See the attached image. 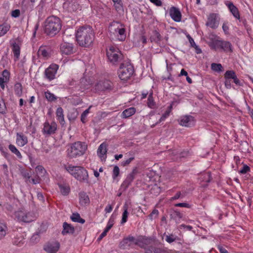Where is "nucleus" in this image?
Here are the masks:
<instances>
[{
	"label": "nucleus",
	"instance_id": "obj_1",
	"mask_svg": "<svg viewBox=\"0 0 253 253\" xmlns=\"http://www.w3.org/2000/svg\"><path fill=\"white\" fill-rule=\"evenodd\" d=\"M76 39L79 44L87 47L91 44L94 40V33L91 27L82 26L76 32Z\"/></svg>",
	"mask_w": 253,
	"mask_h": 253
},
{
	"label": "nucleus",
	"instance_id": "obj_2",
	"mask_svg": "<svg viewBox=\"0 0 253 253\" xmlns=\"http://www.w3.org/2000/svg\"><path fill=\"white\" fill-rule=\"evenodd\" d=\"M64 168L77 180L82 182L88 183V172L84 167L67 165L64 166Z\"/></svg>",
	"mask_w": 253,
	"mask_h": 253
},
{
	"label": "nucleus",
	"instance_id": "obj_3",
	"mask_svg": "<svg viewBox=\"0 0 253 253\" xmlns=\"http://www.w3.org/2000/svg\"><path fill=\"white\" fill-rule=\"evenodd\" d=\"M61 26L59 18L54 16H49L44 22V31L46 35L52 37L60 31Z\"/></svg>",
	"mask_w": 253,
	"mask_h": 253
},
{
	"label": "nucleus",
	"instance_id": "obj_4",
	"mask_svg": "<svg viewBox=\"0 0 253 253\" xmlns=\"http://www.w3.org/2000/svg\"><path fill=\"white\" fill-rule=\"evenodd\" d=\"M87 146L84 142H76L70 145L67 149V156L70 158H75L83 155L87 150Z\"/></svg>",
	"mask_w": 253,
	"mask_h": 253
},
{
	"label": "nucleus",
	"instance_id": "obj_5",
	"mask_svg": "<svg viewBox=\"0 0 253 253\" xmlns=\"http://www.w3.org/2000/svg\"><path fill=\"white\" fill-rule=\"evenodd\" d=\"M109 31L110 36L112 38L114 37L121 41L125 40L126 37L125 29L124 25L121 23L117 21H113L109 27Z\"/></svg>",
	"mask_w": 253,
	"mask_h": 253
},
{
	"label": "nucleus",
	"instance_id": "obj_6",
	"mask_svg": "<svg viewBox=\"0 0 253 253\" xmlns=\"http://www.w3.org/2000/svg\"><path fill=\"white\" fill-rule=\"evenodd\" d=\"M133 73V67L128 62L122 63L118 71L120 79L123 81H126L129 79Z\"/></svg>",
	"mask_w": 253,
	"mask_h": 253
},
{
	"label": "nucleus",
	"instance_id": "obj_7",
	"mask_svg": "<svg viewBox=\"0 0 253 253\" xmlns=\"http://www.w3.org/2000/svg\"><path fill=\"white\" fill-rule=\"evenodd\" d=\"M107 55L110 62L116 64L123 58V55L119 49L115 46H111L107 49Z\"/></svg>",
	"mask_w": 253,
	"mask_h": 253
},
{
	"label": "nucleus",
	"instance_id": "obj_8",
	"mask_svg": "<svg viewBox=\"0 0 253 253\" xmlns=\"http://www.w3.org/2000/svg\"><path fill=\"white\" fill-rule=\"evenodd\" d=\"M15 216L18 220L25 222H30L35 218V214L28 212L25 210H19L15 212Z\"/></svg>",
	"mask_w": 253,
	"mask_h": 253
},
{
	"label": "nucleus",
	"instance_id": "obj_9",
	"mask_svg": "<svg viewBox=\"0 0 253 253\" xmlns=\"http://www.w3.org/2000/svg\"><path fill=\"white\" fill-rule=\"evenodd\" d=\"M57 129V125L55 122L49 123L45 122L43 125L42 132L44 135H51L55 133Z\"/></svg>",
	"mask_w": 253,
	"mask_h": 253
},
{
	"label": "nucleus",
	"instance_id": "obj_10",
	"mask_svg": "<svg viewBox=\"0 0 253 253\" xmlns=\"http://www.w3.org/2000/svg\"><path fill=\"white\" fill-rule=\"evenodd\" d=\"M63 7L68 11L73 12L80 9V6L76 1L67 0L63 3Z\"/></svg>",
	"mask_w": 253,
	"mask_h": 253
},
{
	"label": "nucleus",
	"instance_id": "obj_11",
	"mask_svg": "<svg viewBox=\"0 0 253 253\" xmlns=\"http://www.w3.org/2000/svg\"><path fill=\"white\" fill-rule=\"evenodd\" d=\"M219 25L218 16L214 13L211 14L208 18L206 25L212 29H216Z\"/></svg>",
	"mask_w": 253,
	"mask_h": 253
},
{
	"label": "nucleus",
	"instance_id": "obj_12",
	"mask_svg": "<svg viewBox=\"0 0 253 253\" xmlns=\"http://www.w3.org/2000/svg\"><path fill=\"white\" fill-rule=\"evenodd\" d=\"M195 121L194 118L189 115H186L181 117L179 120V124L184 126L191 127L195 124Z\"/></svg>",
	"mask_w": 253,
	"mask_h": 253
},
{
	"label": "nucleus",
	"instance_id": "obj_13",
	"mask_svg": "<svg viewBox=\"0 0 253 253\" xmlns=\"http://www.w3.org/2000/svg\"><path fill=\"white\" fill-rule=\"evenodd\" d=\"M58 67V65L56 64H52L45 70V75L46 77L50 81L54 79Z\"/></svg>",
	"mask_w": 253,
	"mask_h": 253
},
{
	"label": "nucleus",
	"instance_id": "obj_14",
	"mask_svg": "<svg viewBox=\"0 0 253 253\" xmlns=\"http://www.w3.org/2000/svg\"><path fill=\"white\" fill-rule=\"evenodd\" d=\"M59 247V243L57 242H49L44 246V250L48 253H56Z\"/></svg>",
	"mask_w": 253,
	"mask_h": 253
},
{
	"label": "nucleus",
	"instance_id": "obj_15",
	"mask_svg": "<svg viewBox=\"0 0 253 253\" xmlns=\"http://www.w3.org/2000/svg\"><path fill=\"white\" fill-rule=\"evenodd\" d=\"M171 19L175 22H180L181 20V13L178 8L172 6L169 10Z\"/></svg>",
	"mask_w": 253,
	"mask_h": 253
},
{
	"label": "nucleus",
	"instance_id": "obj_16",
	"mask_svg": "<svg viewBox=\"0 0 253 253\" xmlns=\"http://www.w3.org/2000/svg\"><path fill=\"white\" fill-rule=\"evenodd\" d=\"M60 51L62 54L69 55L74 52V48L72 44L64 42L60 45Z\"/></svg>",
	"mask_w": 253,
	"mask_h": 253
},
{
	"label": "nucleus",
	"instance_id": "obj_17",
	"mask_svg": "<svg viewBox=\"0 0 253 253\" xmlns=\"http://www.w3.org/2000/svg\"><path fill=\"white\" fill-rule=\"evenodd\" d=\"M95 90L97 91H103L111 88L112 83L107 80L99 81L95 84Z\"/></svg>",
	"mask_w": 253,
	"mask_h": 253
},
{
	"label": "nucleus",
	"instance_id": "obj_18",
	"mask_svg": "<svg viewBox=\"0 0 253 253\" xmlns=\"http://www.w3.org/2000/svg\"><path fill=\"white\" fill-rule=\"evenodd\" d=\"M137 172V169H134L132 172L129 173L126 177V179L123 182L122 184V187L126 188L130 184L132 181L133 180L135 175Z\"/></svg>",
	"mask_w": 253,
	"mask_h": 253
},
{
	"label": "nucleus",
	"instance_id": "obj_19",
	"mask_svg": "<svg viewBox=\"0 0 253 253\" xmlns=\"http://www.w3.org/2000/svg\"><path fill=\"white\" fill-rule=\"evenodd\" d=\"M169 155L172 157L171 159L173 161H177L179 158H184L188 155V152L183 151L180 153L177 150H173L172 152H169Z\"/></svg>",
	"mask_w": 253,
	"mask_h": 253
},
{
	"label": "nucleus",
	"instance_id": "obj_20",
	"mask_svg": "<svg viewBox=\"0 0 253 253\" xmlns=\"http://www.w3.org/2000/svg\"><path fill=\"white\" fill-rule=\"evenodd\" d=\"M16 143L19 146H24L28 143L27 137L21 133H17Z\"/></svg>",
	"mask_w": 253,
	"mask_h": 253
},
{
	"label": "nucleus",
	"instance_id": "obj_21",
	"mask_svg": "<svg viewBox=\"0 0 253 253\" xmlns=\"http://www.w3.org/2000/svg\"><path fill=\"white\" fill-rule=\"evenodd\" d=\"M152 241V239L150 238L140 236L138 238L137 246L141 248H145L146 246L150 245Z\"/></svg>",
	"mask_w": 253,
	"mask_h": 253
},
{
	"label": "nucleus",
	"instance_id": "obj_22",
	"mask_svg": "<svg viewBox=\"0 0 253 253\" xmlns=\"http://www.w3.org/2000/svg\"><path fill=\"white\" fill-rule=\"evenodd\" d=\"M79 201L80 204L84 206L89 204L90 202L88 196L84 192H82L79 193Z\"/></svg>",
	"mask_w": 253,
	"mask_h": 253
},
{
	"label": "nucleus",
	"instance_id": "obj_23",
	"mask_svg": "<svg viewBox=\"0 0 253 253\" xmlns=\"http://www.w3.org/2000/svg\"><path fill=\"white\" fill-rule=\"evenodd\" d=\"M12 49L14 54V60L17 61L19 58L20 54V47L18 43L15 42L12 43Z\"/></svg>",
	"mask_w": 253,
	"mask_h": 253
},
{
	"label": "nucleus",
	"instance_id": "obj_24",
	"mask_svg": "<svg viewBox=\"0 0 253 253\" xmlns=\"http://www.w3.org/2000/svg\"><path fill=\"white\" fill-rule=\"evenodd\" d=\"M63 230L62 233L63 235L66 234H72L75 231L74 227L67 222H64L63 224Z\"/></svg>",
	"mask_w": 253,
	"mask_h": 253
},
{
	"label": "nucleus",
	"instance_id": "obj_25",
	"mask_svg": "<svg viewBox=\"0 0 253 253\" xmlns=\"http://www.w3.org/2000/svg\"><path fill=\"white\" fill-rule=\"evenodd\" d=\"M233 15L237 19H240V14L238 8L232 2L226 4Z\"/></svg>",
	"mask_w": 253,
	"mask_h": 253
},
{
	"label": "nucleus",
	"instance_id": "obj_26",
	"mask_svg": "<svg viewBox=\"0 0 253 253\" xmlns=\"http://www.w3.org/2000/svg\"><path fill=\"white\" fill-rule=\"evenodd\" d=\"M145 253H166L164 250L156 247L151 246L145 249Z\"/></svg>",
	"mask_w": 253,
	"mask_h": 253
},
{
	"label": "nucleus",
	"instance_id": "obj_27",
	"mask_svg": "<svg viewBox=\"0 0 253 253\" xmlns=\"http://www.w3.org/2000/svg\"><path fill=\"white\" fill-rule=\"evenodd\" d=\"M107 153V144L103 143L100 145L97 150V154L99 157L102 158Z\"/></svg>",
	"mask_w": 253,
	"mask_h": 253
},
{
	"label": "nucleus",
	"instance_id": "obj_28",
	"mask_svg": "<svg viewBox=\"0 0 253 253\" xmlns=\"http://www.w3.org/2000/svg\"><path fill=\"white\" fill-rule=\"evenodd\" d=\"M164 236L165 237V241L171 244L175 241H178L179 240V238L176 235H175L173 234H164Z\"/></svg>",
	"mask_w": 253,
	"mask_h": 253
},
{
	"label": "nucleus",
	"instance_id": "obj_29",
	"mask_svg": "<svg viewBox=\"0 0 253 253\" xmlns=\"http://www.w3.org/2000/svg\"><path fill=\"white\" fill-rule=\"evenodd\" d=\"M56 117L57 119L61 125H64L65 123L64 117L63 115V110L62 108L59 107L56 110Z\"/></svg>",
	"mask_w": 253,
	"mask_h": 253
},
{
	"label": "nucleus",
	"instance_id": "obj_30",
	"mask_svg": "<svg viewBox=\"0 0 253 253\" xmlns=\"http://www.w3.org/2000/svg\"><path fill=\"white\" fill-rule=\"evenodd\" d=\"M220 49H222L223 51L225 52H232V44L231 43L227 41H222Z\"/></svg>",
	"mask_w": 253,
	"mask_h": 253
},
{
	"label": "nucleus",
	"instance_id": "obj_31",
	"mask_svg": "<svg viewBox=\"0 0 253 253\" xmlns=\"http://www.w3.org/2000/svg\"><path fill=\"white\" fill-rule=\"evenodd\" d=\"M35 171L38 176L40 178H43L46 174L45 169L42 166H38L36 168Z\"/></svg>",
	"mask_w": 253,
	"mask_h": 253
},
{
	"label": "nucleus",
	"instance_id": "obj_32",
	"mask_svg": "<svg viewBox=\"0 0 253 253\" xmlns=\"http://www.w3.org/2000/svg\"><path fill=\"white\" fill-rule=\"evenodd\" d=\"M135 112V109L133 107H130L124 110L122 116L123 118H127L132 115H133Z\"/></svg>",
	"mask_w": 253,
	"mask_h": 253
},
{
	"label": "nucleus",
	"instance_id": "obj_33",
	"mask_svg": "<svg viewBox=\"0 0 253 253\" xmlns=\"http://www.w3.org/2000/svg\"><path fill=\"white\" fill-rule=\"evenodd\" d=\"M222 42V41L218 39L214 42H209L208 44L211 49L217 50L220 49Z\"/></svg>",
	"mask_w": 253,
	"mask_h": 253
},
{
	"label": "nucleus",
	"instance_id": "obj_34",
	"mask_svg": "<svg viewBox=\"0 0 253 253\" xmlns=\"http://www.w3.org/2000/svg\"><path fill=\"white\" fill-rule=\"evenodd\" d=\"M10 25L7 23L0 25V37L4 36L10 29Z\"/></svg>",
	"mask_w": 253,
	"mask_h": 253
},
{
	"label": "nucleus",
	"instance_id": "obj_35",
	"mask_svg": "<svg viewBox=\"0 0 253 253\" xmlns=\"http://www.w3.org/2000/svg\"><path fill=\"white\" fill-rule=\"evenodd\" d=\"M7 228L6 225L0 221V239L3 238L6 234Z\"/></svg>",
	"mask_w": 253,
	"mask_h": 253
},
{
	"label": "nucleus",
	"instance_id": "obj_36",
	"mask_svg": "<svg viewBox=\"0 0 253 253\" xmlns=\"http://www.w3.org/2000/svg\"><path fill=\"white\" fill-rule=\"evenodd\" d=\"M71 219L74 222H77L81 223H84L85 220L82 218L80 215L78 213H74L71 216Z\"/></svg>",
	"mask_w": 253,
	"mask_h": 253
},
{
	"label": "nucleus",
	"instance_id": "obj_37",
	"mask_svg": "<svg viewBox=\"0 0 253 253\" xmlns=\"http://www.w3.org/2000/svg\"><path fill=\"white\" fill-rule=\"evenodd\" d=\"M38 55L39 57L47 58L49 56V53L45 47H41L38 51Z\"/></svg>",
	"mask_w": 253,
	"mask_h": 253
},
{
	"label": "nucleus",
	"instance_id": "obj_38",
	"mask_svg": "<svg viewBox=\"0 0 253 253\" xmlns=\"http://www.w3.org/2000/svg\"><path fill=\"white\" fill-rule=\"evenodd\" d=\"M14 92L18 96H21L22 94V86L20 83H17L14 85Z\"/></svg>",
	"mask_w": 253,
	"mask_h": 253
},
{
	"label": "nucleus",
	"instance_id": "obj_39",
	"mask_svg": "<svg viewBox=\"0 0 253 253\" xmlns=\"http://www.w3.org/2000/svg\"><path fill=\"white\" fill-rule=\"evenodd\" d=\"M61 193L64 195H67L70 192V189L68 185H59Z\"/></svg>",
	"mask_w": 253,
	"mask_h": 253
},
{
	"label": "nucleus",
	"instance_id": "obj_40",
	"mask_svg": "<svg viewBox=\"0 0 253 253\" xmlns=\"http://www.w3.org/2000/svg\"><path fill=\"white\" fill-rule=\"evenodd\" d=\"M80 84L81 87L84 89H88L91 86V84L89 82L87 81V80L84 78H82L81 80Z\"/></svg>",
	"mask_w": 253,
	"mask_h": 253
},
{
	"label": "nucleus",
	"instance_id": "obj_41",
	"mask_svg": "<svg viewBox=\"0 0 253 253\" xmlns=\"http://www.w3.org/2000/svg\"><path fill=\"white\" fill-rule=\"evenodd\" d=\"M9 150L15 154L18 158H22V155L19 150L16 148V147L12 144H10L8 146Z\"/></svg>",
	"mask_w": 253,
	"mask_h": 253
},
{
	"label": "nucleus",
	"instance_id": "obj_42",
	"mask_svg": "<svg viewBox=\"0 0 253 253\" xmlns=\"http://www.w3.org/2000/svg\"><path fill=\"white\" fill-rule=\"evenodd\" d=\"M7 109L5 103L2 98L0 97V113L5 114L6 113Z\"/></svg>",
	"mask_w": 253,
	"mask_h": 253
},
{
	"label": "nucleus",
	"instance_id": "obj_43",
	"mask_svg": "<svg viewBox=\"0 0 253 253\" xmlns=\"http://www.w3.org/2000/svg\"><path fill=\"white\" fill-rule=\"evenodd\" d=\"M129 240L128 237L125 238L122 242L120 243V246L122 249H126L127 247L131 246L130 243L129 242Z\"/></svg>",
	"mask_w": 253,
	"mask_h": 253
},
{
	"label": "nucleus",
	"instance_id": "obj_44",
	"mask_svg": "<svg viewBox=\"0 0 253 253\" xmlns=\"http://www.w3.org/2000/svg\"><path fill=\"white\" fill-rule=\"evenodd\" d=\"M236 76V75L234 71L232 70L227 71L224 74V78L229 80L233 79Z\"/></svg>",
	"mask_w": 253,
	"mask_h": 253
},
{
	"label": "nucleus",
	"instance_id": "obj_45",
	"mask_svg": "<svg viewBox=\"0 0 253 253\" xmlns=\"http://www.w3.org/2000/svg\"><path fill=\"white\" fill-rule=\"evenodd\" d=\"M124 211L122 215V220H121L122 224H124L126 222L128 214L126 206H125L124 207Z\"/></svg>",
	"mask_w": 253,
	"mask_h": 253
},
{
	"label": "nucleus",
	"instance_id": "obj_46",
	"mask_svg": "<svg viewBox=\"0 0 253 253\" xmlns=\"http://www.w3.org/2000/svg\"><path fill=\"white\" fill-rule=\"evenodd\" d=\"M172 106V105H170L168 110L165 112V113L162 116L160 119V122H162L164 121L169 115L171 111Z\"/></svg>",
	"mask_w": 253,
	"mask_h": 253
},
{
	"label": "nucleus",
	"instance_id": "obj_47",
	"mask_svg": "<svg viewBox=\"0 0 253 253\" xmlns=\"http://www.w3.org/2000/svg\"><path fill=\"white\" fill-rule=\"evenodd\" d=\"M147 104L148 107L151 108H153L155 106V103L152 97V93H151L148 96Z\"/></svg>",
	"mask_w": 253,
	"mask_h": 253
},
{
	"label": "nucleus",
	"instance_id": "obj_48",
	"mask_svg": "<svg viewBox=\"0 0 253 253\" xmlns=\"http://www.w3.org/2000/svg\"><path fill=\"white\" fill-rule=\"evenodd\" d=\"M211 68L213 71L219 72L222 70V66L220 64L212 63Z\"/></svg>",
	"mask_w": 253,
	"mask_h": 253
},
{
	"label": "nucleus",
	"instance_id": "obj_49",
	"mask_svg": "<svg viewBox=\"0 0 253 253\" xmlns=\"http://www.w3.org/2000/svg\"><path fill=\"white\" fill-rule=\"evenodd\" d=\"M45 96L46 98L49 101H53L56 99L54 95L48 91L45 92Z\"/></svg>",
	"mask_w": 253,
	"mask_h": 253
},
{
	"label": "nucleus",
	"instance_id": "obj_50",
	"mask_svg": "<svg viewBox=\"0 0 253 253\" xmlns=\"http://www.w3.org/2000/svg\"><path fill=\"white\" fill-rule=\"evenodd\" d=\"M91 107V106H90L87 109L84 111V112L82 113L81 115V121L84 123L85 122L86 117L88 114L89 113V110Z\"/></svg>",
	"mask_w": 253,
	"mask_h": 253
},
{
	"label": "nucleus",
	"instance_id": "obj_51",
	"mask_svg": "<svg viewBox=\"0 0 253 253\" xmlns=\"http://www.w3.org/2000/svg\"><path fill=\"white\" fill-rule=\"evenodd\" d=\"M2 77L0 78L3 79L5 81H7L8 82L9 79L10 73L7 70H4L2 72Z\"/></svg>",
	"mask_w": 253,
	"mask_h": 253
},
{
	"label": "nucleus",
	"instance_id": "obj_52",
	"mask_svg": "<svg viewBox=\"0 0 253 253\" xmlns=\"http://www.w3.org/2000/svg\"><path fill=\"white\" fill-rule=\"evenodd\" d=\"M120 169L117 166H115L114 167L113 170V177L114 179L116 178L119 174Z\"/></svg>",
	"mask_w": 253,
	"mask_h": 253
},
{
	"label": "nucleus",
	"instance_id": "obj_53",
	"mask_svg": "<svg viewBox=\"0 0 253 253\" xmlns=\"http://www.w3.org/2000/svg\"><path fill=\"white\" fill-rule=\"evenodd\" d=\"M133 160L134 157H130L128 159H127L126 160H124L121 162V166L123 167H126V166H128Z\"/></svg>",
	"mask_w": 253,
	"mask_h": 253
},
{
	"label": "nucleus",
	"instance_id": "obj_54",
	"mask_svg": "<svg viewBox=\"0 0 253 253\" xmlns=\"http://www.w3.org/2000/svg\"><path fill=\"white\" fill-rule=\"evenodd\" d=\"M208 39L210 40L209 42H214L219 38L214 34L210 33L209 34Z\"/></svg>",
	"mask_w": 253,
	"mask_h": 253
},
{
	"label": "nucleus",
	"instance_id": "obj_55",
	"mask_svg": "<svg viewBox=\"0 0 253 253\" xmlns=\"http://www.w3.org/2000/svg\"><path fill=\"white\" fill-rule=\"evenodd\" d=\"M128 239H130L129 240V242L130 243L131 246L133 245H137L138 238L135 239L132 236H129L128 237Z\"/></svg>",
	"mask_w": 253,
	"mask_h": 253
},
{
	"label": "nucleus",
	"instance_id": "obj_56",
	"mask_svg": "<svg viewBox=\"0 0 253 253\" xmlns=\"http://www.w3.org/2000/svg\"><path fill=\"white\" fill-rule=\"evenodd\" d=\"M250 169L247 165H244L243 169L240 170V173L244 174L250 170Z\"/></svg>",
	"mask_w": 253,
	"mask_h": 253
},
{
	"label": "nucleus",
	"instance_id": "obj_57",
	"mask_svg": "<svg viewBox=\"0 0 253 253\" xmlns=\"http://www.w3.org/2000/svg\"><path fill=\"white\" fill-rule=\"evenodd\" d=\"M154 34L155 38H154L153 37H151L150 39H151V41L159 40L160 35L159 34V33L157 32L156 31H155L154 32Z\"/></svg>",
	"mask_w": 253,
	"mask_h": 253
},
{
	"label": "nucleus",
	"instance_id": "obj_58",
	"mask_svg": "<svg viewBox=\"0 0 253 253\" xmlns=\"http://www.w3.org/2000/svg\"><path fill=\"white\" fill-rule=\"evenodd\" d=\"M176 207H184V208H190V205L186 203H181L175 204Z\"/></svg>",
	"mask_w": 253,
	"mask_h": 253
},
{
	"label": "nucleus",
	"instance_id": "obj_59",
	"mask_svg": "<svg viewBox=\"0 0 253 253\" xmlns=\"http://www.w3.org/2000/svg\"><path fill=\"white\" fill-rule=\"evenodd\" d=\"M23 176L24 177V178L26 179L27 181L29 180V182H31V180H30V175L29 173L27 171H24L23 172Z\"/></svg>",
	"mask_w": 253,
	"mask_h": 253
},
{
	"label": "nucleus",
	"instance_id": "obj_60",
	"mask_svg": "<svg viewBox=\"0 0 253 253\" xmlns=\"http://www.w3.org/2000/svg\"><path fill=\"white\" fill-rule=\"evenodd\" d=\"M20 15V11L18 9H15L12 11L11 15L14 17H17Z\"/></svg>",
	"mask_w": 253,
	"mask_h": 253
},
{
	"label": "nucleus",
	"instance_id": "obj_61",
	"mask_svg": "<svg viewBox=\"0 0 253 253\" xmlns=\"http://www.w3.org/2000/svg\"><path fill=\"white\" fill-rule=\"evenodd\" d=\"M150 1L158 6H161L162 4V2L160 0H150Z\"/></svg>",
	"mask_w": 253,
	"mask_h": 253
},
{
	"label": "nucleus",
	"instance_id": "obj_62",
	"mask_svg": "<svg viewBox=\"0 0 253 253\" xmlns=\"http://www.w3.org/2000/svg\"><path fill=\"white\" fill-rule=\"evenodd\" d=\"M40 180L41 178L39 177V176L37 178L31 179L32 183L34 184L39 183L40 182Z\"/></svg>",
	"mask_w": 253,
	"mask_h": 253
},
{
	"label": "nucleus",
	"instance_id": "obj_63",
	"mask_svg": "<svg viewBox=\"0 0 253 253\" xmlns=\"http://www.w3.org/2000/svg\"><path fill=\"white\" fill-rule=\"evenodd\" d=\"M112 206L110 205H108L105 209V211L106 213H110L112 211Z\"/></svg>",
	"mask_w": 253,
	"mask_h": 253
},
{
	"label": "nucleus",
	"instance_id": "obj_64",
	"mask_svg": "<svg viewBox=\"0 0 253 253\" xmlns=\"http://www.w3.org/2000/svg\"><path fill=\"white\" fill-rule=\"evenodd\" d=\"M218 249L220 253H229L227 250L222 247H218Z\"/></svg>",
	"mask_w": 253,
	"mask_h": 253
}]
</instances>
